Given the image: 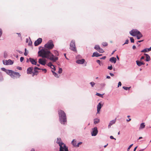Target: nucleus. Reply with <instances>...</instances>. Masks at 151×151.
<instances>
[{
    "label": "nucleus",
    "mask_w": 151,
    "mask_h": 151,
    "mask_svg": "<svg viewBox=\"0 0 151 151\" xmlns=\"http://www.w3.org/2000/svg\"><path fill=\"white\" fill-rule=\"evenodd\" d=\"M38 55L43 58H46L53 62H55L57 60L58 58L55 56L49 50L42 49L38 52Z\"/></svg>",
    "instance_id": "nucleus-1"
},
{
    "label": "nucleus",
    "mask_w": 151,
    "mask_h": 151,
    "mask_svg": "<svg viewBox=\"0 0 151 151\" xmlns=\"http://www.w3.org/2000/svg\"><path fill=\"white\" fill-rule=\"evenodd\" d=\"M58 113L60 123L62 124H66L67 123V117L65 113L62 110H59Z\"/></svg>",
    "instance_id": "nucleus-2"
},
{
    "label": "nucleus",
    "mask_w": 151,
    "mask_h": 151,
    "mask_svg": "<svg viewBox=\"0 0 151 151\" xmlns=\"http://www.w3.org/2000/svg\"><path fill=\"white\" fill-rule=\"evenodd\" d=\"M6 73L10 75L12 78H14L17 76L19 78L20 76L19 73L17 72H14L11 70H7Z\"/></svg>",
    "instance_id": "nucleus-3"
},
{
    "label": "nucleus",
    "mask_w": 151,
    "mask_h": 151,
    "mask_svg": "<svg viewBox=\"0 0 151 151\" xmlns=\"http://www.w3.org/2000/svg\"><path fill=\"white\" fill-rule=\"evenodd\" d=\"M54 45L53 41L52 40H50L45 45V49L48 50L52 49L54 47Z\"/></svg>",
    "instance_id": "nucleus-4"
},
{
    "label": "nucleus",
    "mask_w": 151,
    "mask_h": 151,
    "mask_svg": "<svg viewBox=\"0 0 151 151\" xmlns=\"http://www.w3.org/2000/svg\"><path fill=\"white\" fill-rule=\"evenodd\" d=\"M70 49L73 51H76V49L75 45V42L74 40H72L70 44Z\"/></svg>",
    "instance_id": "nucleus-5"
},
{
    "label": "nucleus",
    "mask_w": 151,
    "mask_h": 151,
    "mask_svg": "<svg viewBox=\"0 0 151 151\" xmlns=\"http://www.w3.org/2000/svg\"><path fill=\"white\" fill-rule=\"evenodd\" d=\"M60 151H68V147L66 146L65 144L59 146Z\"/></svg>",
    "instance_id": "nucleus-6"
},
{
    "label": "nucleus",
    "mask_w": 151,
    "mask_h": 151,
    "mask_svg": "<svg viewBox=\"0 0 151 151\" xmlns=\"http://www.w3.org/2000/svg\"><path fill=\"white\" fill-rule=\"evenodd\" d=\"M140 32L136 29H133L129 32L130 34L133 36H136Z\"/></svg>",
    "instance_id": "nucleus-7"
},
{
    "label": "nucleus",
    "mask_w": 151,
    "mask_h": 151,
    "mask_svg": "<svg viewBox=\"0 0 151 151\" xmlns=\"http://www.w3.org/2000/svg\"><path fill=\"white\" fill-rule=\"evenodd\" d=\"M98 133L97 128L95 127L94 128L92 129V131L91 132V134L92 136H96Z\"/></svg>",
    "instance_id": "nucleus-8"
},
{
    "label": "nucleus",
    "mask_w": 151,
    "mask_h": 151,
    "mask_svg": "<svg viewBox=\"0 0 151 151\" xmlns=\"http://www.w3.org/2000/svg\"><path fill=\"white\" fill-rule=\"evenodd\" d=\"M42 41V40L41 38H39L37 40H36L34 43V45L35 46H37L40 44Z\"/></svg>",
    "instance_id": "nucleus-9"
},
{
    "label": "nucleus",
    "mask_w": 151,
    "mask_h": 151,
    "mask_svg": "<svg viewBox=\"0 0 151 151\" xmlns=\"http://www.w3.org/2000/svg\"><path fill=\"white\" fill-rule=\"evenodd\" d=\"M46 60L45 59L40 58L38 60L39 63L42 65H45L46 63Z\"/></svg>",
    "instance_id": "nucleus-10"
},
{
    "label": "nucleus",
    "mask_w": 151,
    "mask_h": 151,
    "mask_svg": "<svg viewBox=\"0 0 151 151\" xmlns=\"http://www.w3.org/2000/svg\"><path fill=\"white\" fill-rule=\"evenodd\" d=\"M85 62V60L82 59L81 60H78L76 61V63H77L80 64H82L84 63Z\"/></svg>",
    "instance_id": "nucleus-11"
},
{
    "label": "nucleus",
    "mask_w": 151,
    "mask_h": 151,
    "mask_svg": "<svg viewBox=\"0 0 151 151\" xmlns=\"http://www.w3.org/2000/svg\"><path fill=\"white\" fill-rule=\"evenodd\" d=\"M116 118L114 119L113 120L111 121H110L108 125V128H109L111 126H112L113 124H114L116 122Z\"/></svg>",
    "instance_id": "nucleus-12"
},
{
    "label": "nucleus",
    "mask_w": 151,
    "mask_h": 151,
    "mask_svg": "<svg viewBox=\"0 0 151 151\" xmlns=\"http://www.w3.org/2000/svg\"><path fill=\"white\" fill-rule=\"evenodd\" d=\"M103 106V105H101V103H99L97 105V113H99V112L100 111V110Z\"/></svg>",
    "instance_id": "nucleus-13"
},
{
    "label": "nucleus",
    "mask_w": 151,
    "mask_h": 151,
    "mask_svg": "<svg viewBox=\"0 0 151 151\" xmlns=\"http://www.w3.org/2000/svg\"><path fill=\"white\" fill-rule=\"evenodd\" d=\"M56 143L59 145V146L63 145L64 144L62 142H61V139L60 138H58L56 141Z\"/></svg>",
    "instance_id": "nucleus-14"
},
{
    "label": "nucleus",
    "mask_w": 151,
    "mask_h": 151,
    "mask_svg": "<svg viewBox=\"0 0 151 151\" xmlns=\"http://www.w3.org/2000/svg\"><path fill=\"white\" fill-rule=\"evenodd\" d=\"M33 69V67H29L27 70V73L28 74H32V71Z\"/></svg>",
    "instance_id": "nucleus-15"
},
{
    "label": "nucleus",
    "mask_w": 151,
    "mask_h": 151,
    "mask_svg": "<svg viewBox=\"0 0 151 151\" xmlns=\"http://www.w3.org/2000/svg\"><path fill=\"white\" fill-rule=\"evenodd\" d=\"M136 63L137 65L139 66H141L142 65H144L145 64L144 63L138 60L136 61Z\"/></svg>",
    "instance_id": "nucleus-16"
},
{
    "label": "nucleus",
    "mask_w": 151,
    "mask_h": 151,
    "mask_svg": "<svg viewBox=\"0 0 151 151\" xmlns=\"http://www.w3.org/2000/svg\"><path fill=\"white\" fill-rule=\"evenodd\" d=\"M47 65L50 67L54 71L55 70V66L52 65L51 62L47 64Z\"/></svg>",
    "instance_id": "nucleus-17"
},
{
    "label": "nucleus",
    "mask_w": 151,
    "mask_h": 151,
    "mask_svg": "<svg viewBox=\"0 0 151 151\" xmlns=\"http://www.w3.org/2000/svg\"><path fill=\"white\" fill-rule=\"evenodd\" d=\"M109 61L112 63H115L116 62V59L115 57H112L110 58Z\"/></svg>",
    "instance_id": "nucleus-18"
},
{
    "label": "nucleus",
    "mask_w": 151,
    "mask_h": 151,
    "mask_svg": "<svg viewBox=\"0 0 151 151\" xmlns=\"http://www.w3.org/2000/svg\"><path fill=\"white\" fill-rule=\"evenodd\" d=\"M29 60L31 62V63L33 65H36L37 63V62L36 61H35V60L31 58H29Z\"/></svg>",
    "instance_id": "nucleus-19"
},
{
    "label": "nucleus",
    "mask_w": 151,
    "mask_h": 151,
    "mask_svg": "<svg viewBox=\"0 0 151 151\" xmlns=\"http://www.w3.org/2000/svg\"><path fill=\"white\" fill-rule=\"evenodd\" d=\"M144 55H145L146 57L145 60L147 62L149 61L150 60V56L147 54L144 53Z\"/></svg>",
    "instance_id": "nucleus-20"
},
{
    "label": "nucleus",
    "mask_w": 151,
    "mask_h": 151,
    "mask_svg": "<svg viewBox=\"0 0 151 151\" xmlns=\"http://www.w3.org/2000/svg\"><path fill=\"white\" fill-rule=\"evenodd\" d=\"M136 36L137 39L138 40L141 37H142V35L140 32L139 33H138Z\"/></svg>",
    "instance_id": "nucleus-21"
},
{
    "label": "nucleus",
    "mask_w": 151,
    "mask_h": 151,
    "mask_svg": "<svg viewBox=\"0 0 151 151\" xmlns=\"http://www.w3.org/2000/svg\"><path fill=\"white\" fill-rule=\"evenodd\" d=\"M99 56V53H98L97 52H95L93 53L92 56V57H98Z\"/></svg>",
    "instance_id": "nucleus-22"
},
{
    "label": "nucleus",
    "mask_w": 151,
    "mask_h": 151,
    "mask_svg": "<svg viewBox=\"0 0 151 151\" xmlns=\"http://www.w3.org/2000/svg\"><path fill=\"white\" fill-rule=\"evenodd\" d=\"M94 123L95 124H97L100 122V119L98 118H96L94 119Z\"/></svg>",
    "instance_id": "nucleus-23"
},
{
    "label": "nucleus",
    "mask_w": 151,
    "mask_h": 151,
    "mask_svg": "<svg viewBox=\"0 0 151 151\" xmlns=\"http://www.w3.org/2000/svg\"><path fill=\"white\" fill-rule=\"evenodd\" d=\"M145 125L144 123H142L140 125L139 127V129H142L145 127Z\"/></svg>",
    "instance_id": "nucleus-24"
},
{
    "label": "nucleus",
    "mask_w": 151,
    "mask_h": 151,
    "mask_svg": "<svg viewBox=\"0 0 151 151\" xmlns=\"http://www.w3.org/2000/svg\"><path fill=\"white\" fill-rule=\"evenodd\" d=\"M7 65H12L13 64V62L10 59H9L7 60Z\"/></svg>",
    "instance_id": "nucleus-25"
},
{
    "label": "nucleus",
    "mask_w": 151,
    "mask_h": 151,
    "mask_svg": "<svg viewBox=\"0 0 151 151\" xmlns=\"http://www.w3.org/2000/svg\"><path fill=\"white\" fill-rule=\"evenodd\" d=\"M82 143V142H80L77 144H76V143H75L74 145H75V147H79L80 145Z\"/></svg>",
    "instance_id": "nucleus-26"
},
{
    "label": "nucleus",
    "mask_w": 151,
    "mask_h": 151,
    "mask_svg": "<svg viewBox=\"0 0 151 151\" xmlns=\"http://www.w3.org/2000/svg\"><path fill=\"white\" fill-rule=\"evenodd\" d=\"M54 53L55 54V56H58L59 55L58 52L57 50H54Z\"/></svg>",
    "instance_id": "nucleus-27"
},
{
    "label": "nucleus",
    "mask_w": 151,
    "mask_h": 151,
    "mask_svg": "<svg viewBox=\"0 0 151 151\" xmlns=\"http://www.w3.org/2000/svg\"><path fill=\"white\" fill-rule=\"evenodd\" d=\"M100 48V46H99V45H95V47H94V48L95 49H96V50H97V51H98V50Z\"/></svg>",
    "instance_id": "nucleus-28"
},
{
    "label": "nucleus",
    "mask_w": 151,
    "mask_h": 151,
    "mask_svg": "<svg viewBox=\"0 0 151 151\" xmlns=\"http://www.w3.org/2000/svg\"><path fill=\"white\" fill-rule=\"evenodd\" d=\"M148 51L147 48H145V49L142 50L141 51V52H148Z\"/></svg>",
    "instance_id": "nucleus-29"
},
{
    "label": "nucleus",
    "mask_w": 151,
    "mask_h": 151,
    "mask_svg": "<svg viewBox=\"0 0 151 151\" xmlns=\"http://www.w3.org/2000/svg\"><path fill=\"white\" fill-rule=\"evenodd\" d=\"M103 94H100V93H97L96 94V95L100 97L101 98L103 97Z\"/></svg>",
    "instance_id": "nucleus-30"
},
{
    "label": "nucleus",
    "mask_w": 151,
    "mask_h": 151,
    "mask_svg": "<svg viewBox=\"0 0 151 151\" xmlns=\"http://www.w3.org/2000/svg\"><path fill=\"white\" fill-rule=\"evenodd\" d=\"M71 143L74 147H75V145H74V144L75 143L76 144V140L74 139H73L71 142Z\"/></svg>",
    "instance_id": "nucleus-31"
},
{
    "label": "nucleus",
    "mask_w": 151,
    "mask_h": 151,
    "mask_svg": "<svg viewBox=\"0 0 151 151\" xmlns=\"http://www.w3.org/2000/svg\"><path fill=\"white\" fill-rule=\"evenodd\" d=\"M131 88V87H126L125 86H123V88L126 90H129V89Z\"/></svg>",
    "instance_id": "nucleus-32"
},
{
    "label": "nucleus",
    "mask_w": 151,
    "mask_h": 151,
    "mask_svg": "<svg viewBox=\"0 0 151 151\" xmlns=\"http://www.w3.org/2000/svg\"><path fill=\"white\" fill-rule=\"evenodd\" d=\"M98 51L100 53H103L104 52V50L101 48H100L98 50Z\"/></svg>",
    "instance_id": "nucleus-33"
},
{
    "label": "nucleus",
    "mask_w": 151,
    "mask_h": 151,
    "mask_svg": "<svg viewBox=\"0 0 151 151\" xmlns=\"http://www.w3.org/2000/svg\"><path fill=\"white\" fill-rule=\"evenodd\" d=\"M3 63L5 65H7V60H3Z\"/></svg>",
    "instance_id": "nucleus-34"
},
{
    "label": "nucleus",
    "mask_w": 151,
    "mask_h": 151,
    "mask_svg": "<svg viewBox=\"0 0 151 151\" xmlns=\"http://www.w3.org/2000/svg\"><path fill=\"white\" fill-rule=\"evenodd\" d=\"M102 45L104 46H106L108 45V44L106 42H103L102 43Z\"/></svg>",
    "instance_id": "nucleus-35"
},
{
    "label": "nucleus",
    "mask_w": 151,
    "mask_h": 151,
    "mask_svg": "<svg viewBox=\"0 0 151 151\" xmlns=\"http://www.w3.org/2000/svg\"><path fill=\"white\" fill-rule=\"evenodd\" d=\"M90 83L92 87H93L95 85V83L93 82H91Z\"/></svg>",
    "instance_id": "nucleus-36"
},
{
    "label": "nucleus",
    "mask_w": 151,
    "mask_h": 151,
    "mask_svg": "<svg viewBox=\"0 0 151 151\" xmlns=\"http://www.w3.org/2000/svg\"><path fill=\"white\" fill-rule=\"evenodd\" d=\"M62 72V69L61 68H59L58 71V73H61Z\"/></svg>",
    "instance_id": "nucleus-37"
},
{
    "label": "nucleus",
    "mask_w": 151,
    "mask_h": 151,
    "mask_svg": "<svg viewBox=\"0 0 151 151\" xmlns=\"http://www.w3.org/2000/svg\"><path fill=\"white\" fill-rule=\"evenodd\" d=\"M108 69L110 70H111L112 68L113 67L111 65L110 66H108L107 67Z\"/></svg>",
    "instance_id": "nucleus-38"
},
{
    "label": "nucleus",
    "mask_w": 151,
    "mask_h": 151,
    "mask_svg": "<svg viewBox=\"0 0 151 151\" xmlns=\"http://www.w3.org/2000/svg\"><path fill=\"white\" fill-rule=\"evenodd\" d=\"M130 40L131 42L133 43L134 42V40L133 37H130Z\"/></svg>",
    "instance_id": "nucleus-39"
},
{
    "label": "nucleus",
    "mask_w": 151,
    "mask_h": 151,
    "mask_svg": "<svg viewBox=\"0 0 151 151\" xmlns=\"http://www.w3.org/2000/svg\"><path fill=\"white\" fill-rule=\"evenodd\" d=\"M53 75L56 78H58L59 77V76H58V74L55 73H53Z\"/></svg>",
    "instance_id": "nucleus-40"
},
{
    "label": "nucleus",
    "mask_w": 151,
    "mask_h": 151,
    "mask_svg": "<svg viewBox=\"0 0 151 151\" xmlns=\"http://www.w3.org/2000/svg\"><path fill=\"white\" fill-rule=\"evenodd\" d=\"M26 51H27V49L26 48H25V52L24 53V55H25V56H27V54H28V52H26Z\"/></svg>",
    "instance_id": "nucleus-41"
},
{
    "label": "nucleus",
    "mask_w": 151,
    "mask_h": 151,
    "mask_svg": "<svg viewBox=\"0 0 151 151\" xmlns=\"http://www.w3.org/2000/svg\"><path fill=\"white\" fill-rule=\"evenodd\" d=\"M133 144H132L129 145V146L128 147L127 150L129 151L130 149L131 148L132 146L133 145Z\"/></svg>",
    "instance_id": "nucleus-42"
},
{
    "label": "nucleus",
    "mask_w": 151,
    "mask_h": 151,
    "mask_svg": "<svg viewBox=\"0 0 151 151\" xmlns=\"http://www.w3.org/2000/svg\"><path fill=\"white\" fill-rule=\"evenodd\" d=\"M2 29L0 28V37L2 36Z\"/></svg>",
    "instance_id": "nucleus-43"
},
{
    "label": "nucleus",
    "mask_w": 151,
    "mask_h": 151,
    "mask_svg": "<svg viewBox=\"0 0 151 151\" xmlns=\"http://www.w3.org/2000/svg\"><path fill=\"white\" fill-rule=\"evenodd\" d=\"M81 58V56L80 55H78L76 57V59H79V58Z\"/></svg>",
    "instance_id": "nucleus-44"
},
{
    "label": "nucleus",
    "mask_w": 151,
    "mask_h": 151,
    "mask_svg": "<svg viewBox=\"0 0 151 151\" xmlns=\"http://www.w3.org/2000/svg\"><path fill=\"white\" fill-rule=\"evenodd\" d=\"M129 42V40H127L126 41H125V43L123 45H124L125 44H127Z\"/></svg>",
    "instance_id": "nucleus-45"
},
{
    "label": "nucleus",
    "mask_w": 151,
    "mask_h": 151,
    "mask_svg": "<svg viewBox=\"0 0 151 151\" xmlns=\"http://www.w3.org/2000/svg\"><path fill=\"white\" fill-rule=\"evenodd\" d=\"M1 69L2 70L5 71L6 72V71L7 70V69H6L5 68H1Z\"/></svg>",
    "instance_id": "nucleus-46"
},
{
    "label": "nucleus",
    "mask_w": 151,
    "mask_h": 151,
    "mask_svg": "<svg viewBox=\"0 0 151 151\" xmlns=\"http://www.w3.org/2000/svg\"><path fill=\"white\" fill-rule=\"evenodd\" d=\"M96 62L99 63V65H101V63H100V61L99 60H97Z\"/></svg>",
    "instance_id": "nucleus-47"
},
{
    "label": "nucleus",
    "mask_w": 151,
    "mask_h": 151,
    "mask_svg": "<svg viewBox=\"0 0 151 151\" xmlns=\"http://www.w3.org/2000/svg\"><path fill=\"white\" fill-rule=\"evenodd\" d=\"M122 85V83L121 82L119 81L118 83V87H119L120 86H121Z\"/></svg>",
    "instance_id": "nucleus-48"
},
{
    "label": "nucleus",
    "mask_w": 151,
    "mask_h": 151,
    "mask_svg": "<svg viewBox=\"0 0 151 151\" xmlns=\"http://www.w3.org/2000/svg\"><path fill=\"white\" fill-rule=\"evenodd\" d=\"M24 59V57H21L20 58V61L21 62H22Z\"/></svg>",
    "instance_id": "nucleus-49"
},
{
    "label": "nucleus",
    "mask_w": 151,
    "mask_h": 151,
    "mask_svg": "<svg viewBox=\"0 0 151 151\" xmlns=\"http://www.w3.org/2000/svg\"><path fill=\"white\" fill-rule=\"evenodd\" d=\"M110 138L111 139H114L115 140H116V139L114 138V137L112 136H111L110 137Z\"/></svg>",
    "instance_id": "nucleus-50"
},
{
    "label": "nucleus",
    "mask_w": 151,
    "mask_h": 151,
    "mask_svg": "<svg viewBox=\"0 0 151 151\" xmlns=\"http://www.w3.org/2000/svg\"><path fill=\"white\" fill-rule=\"evenodd\" d=\"M32 42L31 41H30L29 43H28V45L29 46H31L32 45Z\"/></svg>",
    "instance_id": "nucleus-51"
},
{
    "label": "nucleus",
    "mask_w": 151,
    "mask_h": 151,
    "mask_svg": "<svg viewBox=\"0 0 151 151\" xmlns=\"http://www.w3.org/2000/svg\"><path fill=\"white\" fill-rule=\"evenodd\" d=\"M17 69H18L19 70H21L22 69V68L19 67H17Z\"/></svg>",
    "instance_id": "nucleus-52"
},
{
    "label": "nucleus",
    "mask_w": 151,
    "mask_h": 151,
    "mask_svg": "<svg viewBox=\"0 0 151 151\" xmlns=\"http://www.w3.org/2000/svg\"><path fill=\"white\" fill-rule=\"evenodd\" d=\"M106 58V57L105 56H103V57H102L101 58H100V59H105V58Z\"/></svg>",
    "instance_id": "nucleus-53"
},
{
    "label": "nucleus",
    "mask_w": 151,
    "mask_h": 151,
    "mask_svg": "<svg viewBox=\"0 0 151 151\" xmlns=\"http://www.w3.org/2000/svg\"><path fill=\"white\" fill-rule=\"evenodd\" d=\"M36 69H38V70H40V69H41L37 67H35V68H34V70H36Z\"/></svg>",
    "instance_id": "nucleus-54"
},
{
    "label": "nucleus",
    "mask_w": 151,
    "mask_h": 151,
    "mask_svg": "<svg viewBox=\"0 0 151 151\" xmlns=\"http://www.w3.org/2000/svg\"><path fill=\"white\" fill-rule=\"evenodd\" d=\"M41 69L43 71H44L45 73H46V72L47 70H46V69Z\"/></svg>",
    "instance_id": "nucleus-55"
},
{
    "label": "nucleus",
    "mask_w": 151,
    "mask_h": 151,
    "mask_svg": "<svg viewBox=\"0 0 151 151\" xmlns=\"http://www.w3.org/2000/svg\"><path fill=\"white\" fill-rule=\"evenodd\" d=\"M17 34L18 35V36L19 37H20L21 38H22L21 36L20 33H17Z\"/></svg>",
    "instance_id": "nucleus-56"
},
{
    "label": "nucleus",
    "mask_w": 151,
    "mask_h": 151,
    "mask_svg": "<svg viewBox=\"0 0 151 151\" xmlns=\"http://www.w3.org/2000/svg\"><path fill=\"white\" fill-rule=\"evenodd\" d=\"M145 57L143 56H142L140 58V60H143L144 59Z\"/></svg>",
    "instance_id": "nucleus-57"
},
{
    "label": "nucleus",
    "mask_w": 151,
    "mask_h": 151,
    "mask_svg": "<svg viewBox=\"0 0 151 151\" xmlns=\"http://www.w3.org/2000/svg\"><path fill=\"white\" fill-rule=\"evenodd\" d=\"M34 72H35V73H37V74H38V71L36 70H34Z\"/></svg>",
    "instance_id": "nucleus-58"
},
{
    "label": "nucleus",
    "mask_w": 151,
    "mask_h": 151,
    "mask_svg": "<svg viewBox=\"0 0 151 151\" xmlns=\"http://www.w3.org/2000/svg\"><path fill=\"white\" fill-rule=\"evenodd\" d=\"M37 75V73H35V72H33L32 73V76H33L34 75Z\"/></svg>",
    "instance_id": "nucleus-59"
},
{
    "label": "nucleus",
    "mask_w": 151,
    "mask_h": 151,
    "mask_svg": "<svg viewBox=\"0 0 151 151\" xmlns=\"http://www.w3.org/2000/svg\"><path fill=\"white\" fill-rule=\"evenodd\" d=\"M109 74L111 76H113L114 75L113 74L111 73H110Z\"/></svg>",
    "instance_id": "nucleus-60"
},
{
    "label": "nucleus",
    "mask_w": 151,
    "mask_h": 151,
    "mask_svg": "<svg viewBox=\"0 0 151 151\" xmlns=\"http://www.w3.org/2000/svg\"><path fill=\"white\" fill-rule=\"evenodd\" d=\"M101 86H105L106 84L105 83H101Z\"/></svg>",
    "instance_id": "nucleus-61"
},
{
    "label": "nucleus",
    "mask_w": 151,
    "mask_h": 151,
    "mask_svg": "<svg viewBox=\"0 0 151 151\" xmlns=\"http://www.w3.org/2000/svg\"><path fill=\"white\" fill-rule=\"evenodd\" d=\"M136 48L135 46L133 45L132 46V48L134 49H135Z\"/></svg>",
    "instance_id": "nucleus-62"
},
{
    "label": "nucleus",
    "mask_w": 151,
    "mask_h": 151,
    "mask_svg": "<svg viewBox=\"0 0 151 151\" xmlns=\"http://www.w3.org/2000/svg\"><path fill=\"white\" fill-rule=\"evenodd\" d=\"M148 49V51H150L151 50V47L150 48H147Z\"/></svg>",
    "instance_id": "nucleus-63"
},
{
    "label": "nucleus",
    "mask_w": 151,
    "mask_h": 151,
    "mask_svg": "<svg viewBox=\"0 0 151 151\" xmlns=\"http://www.w3.org/2000/svg\"><path fill=\"white\" fill-rule=\"evenodd\" d=\"M110 78H111L109 76H106V78L107 79H110Z\"/></svg>",
    "instance_id": "nucleus-64"
}]
</instances>
